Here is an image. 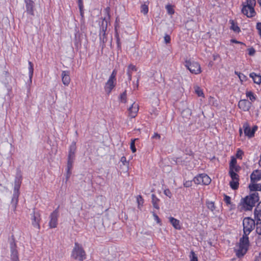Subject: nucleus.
<instances>
[{"instance_id": "1", "label": "nucleus", "mask_w": 261, "mask_h": 261, "mask_svg": "<svg viewBox=\"0 0 261 261\" xmlns=\"http://www.w3.org/2000/svg\"><path fill=\"white\" fill-rule=\"evenodd\" d=\"M21 183V175L20 174H17L15 180V185L14 188L13 196L11 201L12 206L13 210L15 211L17 204L18 197L19 195V188Z\"/></svg>"}, {"instance_id": "2", "label": "nucleus", "mask_w": 261, "mask_h": 261, "mask_svg": "<svg viewBox=\"0 0 261 261\" xmlns=\"http://www.w3.org/2000/svg\"><path fill=\"white\" fill-rule=\"evenodd\" d=\"M248 235V234L244 233L243 237L240 239L239 248L236 251V255L239 257L244 256L248 250L249 244Z\"/></svg>"}, {"instance_id": "3", "label": "nucleus", "mask_w": 261, "mask_h": 261, "mask_svg": "<svg viewBox=\"0 0 261 261\" xmlns=\"http://www.w3.org/2000/svg\"><path fill=\"white\" fill-rule=\"evenodd\" d=\"M259 200L258 194L254 192L243 199V207L245 211H251L256 202Z\"/></svg>"}, {"instance_id": "4", "label": "nucleus", "mask_w": 261, "mask_h": 261, "mask_svg": "<svg viewBox=\"0 0 261 261\" xmlns=\"http://www.w3.org/2000/svg\"><path fill=\"white\" fill-rule=\"evenodd\" d=\"M71 257L80 261H83L86 257V254L84 249L77 243H75L74 244V247L71 253Z\"/></svg>"}, {"instance_id": "5", "label": "nucleus", "mask_w": 261, "mask_h": 261, "mask_svg": "<svg viewBox=\"0 0 261 261\" xmlns=\"http://www.w3.org/2000/svg\"><path fill=\"white\" fill-rule=\"evenodd\" d=\"M255 0H247L246 4H243L242 9V13L248 17H252L255 14L254 7L255 5Z\"/></svg>"}, {"instance_id": "6", "label": "nucleus", "mask_w": 261, "mask_h": 261, "mask_svg": "<svg viewBox=\"0 0 261 261\" xmlns=\"http://www.w3.org/2000/svg\"><path fill=\"white\" fill-rule=\"evenodd\" d=\"M117 74V71L116 70L114 69L111 75H110L108 81L106 83L105 86V90L106 92L109 94L112 89L115 87L116 82V76Z\"/></svg>"}, {"instance_id": "7", "label": "nucleus", "mask_w": 261, "mask_h": 261, "mask_svg": "<svg viewBox=\"0 0 261 261\" xmlns=\"http://www.w3.org/2000/svg\"><path fill=\"white\" fill-rule=\"evenodd\" d=\"M243 224L244 233L248 234L254 228L255 225L254 220L249 217L244 219Z\"/></svg>"}, {"instance_id": "8", "label": "nucleus", "mask_w": 261, "mask_h": 261, "mask_svg": "<svg viewBox=\"0 0 261 261\" xmlns=\"http://www.w3.org/2000/svg\"><path fill=\"white\" fill-rule=\"evenodd\" d=\"M185 65L192 73L197 74L201 71L199 64L196 62L186 61Z\"/></svg>"}, {"instance_id": "9", "label": "nucleus", "mask_w": 261, "mask_h": 261, "mask_svg": "<svg viewBox=\"0 0 261 261\" xmlns=\"http://www.w3.org/2000/svg\"><path fill=\"white\" fill-rule=\"evenodd\" d=\"M59 207L53 211L49 216L50 221L49 226L50 228H56L58 225V219L59 217Z\"/></svg>"}, {"instance_id": "10", "label": "nucleus", "mask_w": 261, "mask_h": 261, "mask_svg": "<svg viewBox=\"0 0 261 261\" xmlns=\"http://www.w3.org/2000/svg\"><path fill=\"white\" fill-rule=\"evenodd\" d=\"M31 216V222L34 227L37 228L38 230L40 228V222L41 220L40 214L39 212H36L34 210Z\"/></svg>"}, {"instance_id": "11", "label": "nucleus", "mask_w": 261, "mask_h": 261, "mask_svg": "<svg viewBox=\"0 0 261 261\" xmlns=\"http://www.w3.org/2000/svg\"><path fill=\"white\" fill-rule=\"evenodd\" d=\"M25 4V12L29 15L34 16V11L35 10V4L32 0H24Z\"/></svg>"}, {"instance_id": "12", "label": "nucleus", "mask_w": 261, "mask_h": 261, "mask_svg": "<svg viewBox=\"0 0 261 261\" xmlns=\"http://www.w3.org/2000/svg\"><path fill=\"white\" fill-rule=\"evenodd\" d=\"M251 103L246 99L240 100L238 103L239 108L244 111H249L251 107Z\"/></svg>"}, {"instance_id": "13", "label": "nucleus", "mask_w": 261, "mask_h": 261, "mask_svg": "<svg viewBox=\"0 0 261 261\" xmlns=\"http://www.w3.org/2000/svg\"><path fill=\"white\" fill-rule=\"evenodd\" d=\"M139 110V106L137 103L134 102L130 107L128 108V116L131 118H135Z\"/></svg>"}, {"instance_id": "14", "label": "nucleus", "mask_w": 261, "mask_h": 261, "mask_svg": "<svg viewBox=\"0 0 261 261\" xmlns=\"http://www.w3.org/2000/svg\"><path fill=\"white\" fill-rule=\"evenodd\" d=\"M16 244L14 241L11 243L10 244V248H11V259L13 261H18V252L17 251L16 249Z\"/></svg>"}, {"instance_id": "15", "label": "nucleus", "mask_w": 261, "mask_h": 261, "mask_svg": "<svg viewBox=\"0 0 261 261\" xmlns=\"http://www.w3.org/2000/svg\"><path fill=\"white\" fill-rule=\"evenodd\" d=\"M62 81L65 86H68L70 82V72L69 71H63L61 74Z\"/></svg>"}, {"instance_id": "16", "label": "nucleus", "mask_w": 261, "mask_h": 261, "mask_svg": "<svg viewBox=\"0 0 261 261\" xmlns=\"http://www.w3.org/2000/svg\"><path fill=\"white\" fill-rule=\"evenodd\" d=\"M261 179V170H254L250 175V179L252 182H255Z\"/></svg>"}, {"instance_id": "17", "label": "nucleus", "mask_w": 261, "mask_h": 261, "mask_svg": "<svg viewBox=\"0 0 261 261\" xmlns=\"http://www.w3.org/2000/svg\"><path fill=\"white\" fill-rule=\"evenodd\" d=\"M243 128L244 129L245 136L248 137L249 138H252L254 136L253 132V131H251L252 129H251L248 123H244Z\"/></svg>"}, {"instance_id": "18", "label": "nucleus", "mask_w": 261, "mask_h": 261, "mask_svg": "<svg viewBox=\"0 0 261 261\" xmlns=\"http://www.w3.org/2000/svg\"><path fill=\"white\" fill-rule=\"evenodd\" d=\"M75 158L68 156L67 166V179H68L71 174V170L72 168V164Z\"/></svg>"}, {"instance_id": "19", "label": "nucleus", "mask_w": 261, "mask_h": 261, "mask_svg": "<svg viewBox=\"0 0 261 261\" xmlns=\"http://www.w3.org/2000/svg\"><path fill=\"white\" fill-rule=\"evenodd\" d=\"M76 147L74 142H73L70 146L68 156L75 158V153L76 152Z\"/></svg>"}, {"instance_id": "20", "label": "nucleus", "mask_w": 261, "mask_h": 261, "mask_svg": "<svg viewBox=\"0 0 261 261\" xmlns=\"http://www.w3.org/2000/svg\"><path fill=\"white\" fill-rule=\"evenodd\" d=\"M108 25V20L104 18L102 21L101 24L100 25V32L102 34V36H105L106 35V31L107 29Z\"/></svg>"}, {"instance_id": "21", "label": "nucleus", "mask_w": 261, "mask_h": 261, "mask_svg": "<svg viewBox=\"0 0 261 261\" xmlns=\"http://www.w3.org/2000/svg\"><path fill=\"white\" fill-rule=\"evenodd\" d=\"M170 222L171 223L172 226L176 229H180L181 228L180 225L179 224V221L177 219L174 218L173 217L169 218Z\"/></svg>"}, {"instance_id": "22", "label": "nucleus", "mask_w": 261, "mask_h": 261, "mask_svg": "<svg viewBox=\"0 0 261 261\" xmlns=\"http://www.w3.org/2000/svg\"><path fill=\"white\" fill-rule=\"evenodd\" d=\"M249 76L251 77L254 82L257 84H260L261 83V75L256 74L254 72L250 73Z\"/></svg>"}, {"instance_id": "23", "label": "nucleus", "mask_w": 261, "mask_h": 261, "mask_svg": "<svg viewBox=\"0 0 261 261\" xmlns=\"http://www.w3.org/2000/svg\"><path fill=\"white\" fill-rule=\"evenodd\" d=\"M151 202L153 205V206L156 209H159V202H160V199L156 197L154 194L151 195Z\"/></svg>"}, {"instance_id": "24", "label": "nucleus", "mask_w": 261, "mask_h": 261, "mask_svg": "<svg viewBox=\"0 0 261 261\" xmlns=\"http://www.w3.org/2000/svg\"><path fill=\"white\" fill-rule=\"evenodd\" d=\"M202 184L208 185L210 184L211 179L207 175L205 174H202Z\"/></svg>"}, {"instance_id": "25", "label": "nucleus", "mask_w": 261, "mask_h": 261, "mask_svg": "<svg viewBox=\"0 0 261 261\" xmlns=\"http://www.w3.org/2000/svg\"><path fill=\"white\" fill-rule=\"evenodd\" d=\"M29 78L30 83H32V79L33 75L34 68H33V64L29 61Z\"/></svg>"}, {"instance_id": "26", "label": "nucleus", "mask_w": 261, "mask_h": 261, "mask_svg": "<svg viewBox=\"0 0 261 261\" xmlns=\"http://www.w3.org/2000/svg\"><path fill=\"white\" fill-rule=\"evenodd\" d=\"M254 216L259 217L261 216V202H260L257 205L254 212Z\"/></svg>"}, {"instance_id": "27", "label": "nucleus", "mask_w": 261, "mask_h": 261, "mask_svg": "<svg viewBox=\"0 0 261 261\" xmlns=\"http://www.w3.org/2000/svg\"><path fill=\"white\" fill-rule=\"evenodd\" d=\"M229 185L231 189L237 190L239 187V180H231L229 182Z\"/></svg>"}, {"instance_id": "28", "label": "nucleus", "mask_w": 261, "mask_h": 261, "mask_svg": "<svg viewBox=\"0 0 261 261\" xmlns=\"http://www.w3.org/2000/svg\"><path fill=\"white\" fill-rule=\"evenodd\" d=\"M229 175L231 178V180H239V175L233 170V169H230Z\"/></svg>"}, {"instance_id": "29", "label": "nucleus", "mask_w": 261, "mask_h": 261, "mask_svg": "<svg viewBox=\"0 0 261 261\" xmlns=\"http://www.w3.org/2000/svg\"><path fill=\"white\" fill-rule=\"evenodd\" d=\"M192 112L191 110L189 109H185L183 110L181 112V115L182 117H185L186 118H189L191 115Z\"/></svg>"}, {"instance_id": "30", "label": "nucleus", "mask_w": 261, "mask_h": 261, "mask_svg": "<svg viewBox=\"0 0 261 261\" xmlns=\"http://www.w3.org/2000/svg\"><path fill=\"white\" fill-rule=\"evenodd\" d=\"M202 174H199L196 177H195L193 179V181L196 184H202Z\"/></svg>"}, {"instance_id": "31", "label": "nucleus", "mask_w": 261, "mask_h": 261, "mask_svg": "<svg viewBox=\"0 0 261 261\" xmlns=\"http://www.w3.org/2000/svg\"><path fill=\"white\" fill-rule=\"evenodd\" d=\"M246 94L251 101H253L256 99V97L252 91H247Z\"/></svg>"}, {"instance_id": "32", "label": "nucleus", "mask_w": 261, "mask_h": 261, "mask_svg": "<svg viewBox=\"0 0 261 261\" xmlns=\"http://www.w3.org/2000/svg\"><path fill=\"white\" fill-rule=\"evenodd\" d=\"M137 140H138V139H134L131 140L130 148L133 152H135L136 151V148L135 147V141Z\"/></svg>"}, {"instance_id": "33", "label": "nucleus", "mask_w": 261, "mask_h": 261, "mask_svg": "<svg viewBox=\"0 0 261 261\" xmlns=\"http://www.w3.org/2000/svg\"><path fill=\"white\" fill-rule=\"evenodd\" d=\"M206 205L207 208L212 211H214V210L215 209L214 202L212 201L206 202Z\"/></svg>"}, {"instance_id": "34", "label": "nucleus", "mask_w": 261, "mask_h": 261, "mask_svg": "<svg viewBox=\"0 0 261 261\" xmlns=\"http://www.w3.org/2000/svg\"><path fill=\"white\" fill-rule=\"evenodd\" d=\"M99 36H100V41L102 43V48H103L104 47V46H105V44L107 42V38L106 37V35L105 36H102V34L101 33H100Z\"/></svg>"}, {"instance_id": "35", "label": "nucleus", "mask_w": 261, "mask_h": 261, "mask_svg": "<svg viewBox=\"0 0 261 261\" xmlns=\"http://www.w3.org/2000/svg\"><path fill=\"white\" fill-rule=\"evenodd\" d=\"M195 91L198 96H204L202 90L199 87H195Z\"/></svg>"}, {"instance_id": "36", "label": "nucleus", "mask_w": 261, "mask_h": 261, "mask_svg": "<svg viewBox=\"0 0 261 261\" xmlns=\"http://www.w3.org/2000/svg\"><path fill=\"white\" fill-rule=\"evenodd\" d=\"M231 29L234 31L236 32H239L240 31V29L239 27L236 25L233 21H231Z\"/></svg>"}, {"instance_id": "37", "label": "nucleus", "mask_w": 261, "mask_h": 261, "mask_svg": "<svg viewBox=\"0 0 261 261\" xmlns=\"http://www.w3.org/2000/svg\"><path fill=\"white\" fill-rule=\"evenodd\" d=\"M141 12L144 14H146L148 12V6L145 4L142 5L141 6Z\"/></svg>"}, {"instance_id": "38", "label": "nucleus", "mask_w": 261, "mask_h": 261, "mask_svg": "<svg viewBox=\"0 0 261 261\" xmlns=\"http://www.w3.org/2000/svg\"><path fill=\"white\" fill-rule=\"evenodd\" d=\"M166 8L168 13L169 14L172 15V14H174V11L171 5H167L166 6Z\"/></svg>"}, {"instance_id": "39", "label": "nucleus", "mask_w": 261, "mask_h": 261, "mask_svg": "<svg viewBox=\"0 0 261 261\" xmlns=\"http://www.w3.org/2000/svg\"><path fill=\"white\" fill-rule=\"evenodd\" d=\"M236 164H237L236 159L234 158H232L230 162V165H229L230 169H233V168H234L235 167V166H236Z\"/></svg>"}, {"instance_id": "40", "label": "nucleus", "mask_w": 261, "mask_h": 261, "mask_svg": "<svg viewBox=\"0 0 261 261\" xmlns=\"http://www.w3.org/2000/svg\"><path fill=\"white\" fill-rule=\"evenodd\" d=\"M121 101L124 103L126 102V92L125 91L120 95Z\"/></svg>"}, {"instance_id": "41", "label": "nucleus", "mask_w": 261, "mask_h": 261, "mask_svg": "<svg viewBox=\"0 0 261 261\" xmlns=\"http://www.w3.org/2000/svg\"><path fill=\"white\" fill-rule=\"evenodd\" d=\"M259 184H254L249 186V188L251 191H258Z\"/></svg>"}, {"instance_id": "42", "label": "nucleus", "mask_w": 261, "mask_h": 261, "mask_svg": "<svg viewBox=\"0 0 261 261\" xmlns=\"http://www.w3.org/2000/svg\"><path fill=\"white\" fill-rule=\"evenodd\" d=\"M190 257L191 261H198L197 257L193 251L191 252Z\"/></svg>"}, {"instance_id": "43", "label": "nucleus", "mask_w": 261, "mask_h": 261, "mask_svg": "<svg viewBox=\"0 0 261 261\" xmlns=\"http://www.w3.org/2000/svg\"><path fill=\"white\" fill-rule=\"evenodd\" d=\"M137 202L138 203V205H142L143 203V199L142 198V196L140 195H139L137 197Z\"/></svg>"}, {"instance_id": "44", "label": "nucleus", "mask_w": 261, "mask_h": 261, "mask_svg": "<svg viewBox=\"0 0 261 261\" xmlns=\"http://www.w3.org/2000/svg\"><path fill=\"white\" fill-rule=\"evenodd\" d=\"M224 200L227 204H230L231 200H230V197L229 196H228L226 195H224Z\"/></svg>"}, {"instance_id": "45", "label": "nucleus", "mask_w": 261, "mask_h": 261, "mask_svg": "<svg viewBox=\"0 0 261 261\" xmlns=\"http://www.w3.org/2000/svg\"><path fill=\"white\" fill-rule=\"evenodd\" d=\"M255 53V50L254 49V48L251 47L248 49V54L250 56H253L254 55Z\"/></svg>"}, {"instance_id": "46", "label": "nucleus", "mask_w": 261, "mask_h": 261, "mask_svg": "<svg viewBox=\"0 0 261 261\" xmlns=\"http://www.w3.org/2000/svg\"><path fill=\"white\" fill-rule=\"evenodd\" d=\"M184 185L185 187H190L192 185V180H188L184 182Z\"/></svg>"}, {"instance_id": "47", "label": "nucleus", "mask_w": 261, "mask_h": 261, "mask_svg": "<svg viewBox=\"0 0 261 261\" xmlns=\"http://www.w3.org/2000/svg\"><path fill=\"white\" fill-rule=\"evenodd\" d=\"M170 37L169 35H165V36H164V41L166 43H170Z\"/></svg>"}, {"instance_id": "48", "label": "nucleus", "mask_w": 261, "mask_h": 261, "mask_svg": "<svg viewBox=\"0 0 261 261\" xmlns=\"http://www.w3.org/2000/svg\"><path fill=\"white\" fill-rule=\"evenodd\" d=\"M127 70H129L130 71V72H132V71H136L137 69H136V66L132 65V64H130L128 66V69Z\"/></svg>"}, {"instance_id": "49", "label": "nucleus", "mask_w": 261, "mask_h": 261, "mask_svg": "<svg viewBox=\"0 0 261 261\" xmlns=\"http://www.w3.org/2000/svg\"><path fill=\"white\" fill-rule=\"evenodd\" d=\"M256 29L258 31L259 35L261 36V22H257L256 24Z\"/></svg>"}, {"instance_id": "50", "label": "nucleus", "mask_w": 261, "mask_h": 261, "mask_svg": "<svg viewBox=\"0 0 261 261\" xmlns=\"http://www.w3.org/2000/svg\"><path fill=\"white\" fill-rule=\"evenodd\" d=\"M164 194L169 198H170L172 196V194L170 191L169 189H166L164 191Z\"/></svg>"}, {"instance_id": "51", "label": "nucleus", "mask_w": 261, "mask_h": 261, "mask_svg": "<svg viewBox=\"0 0 261 261\" xmlns=\"http://www.w3.org/2000/svg\"><path fill=\"white\" fill-rule=\"evenodd\" d=\"M153 217L154 218V220L156 221V222L160 224L161 223L160 219L158 216V215L155 213H154V212H153Z\"/></svg>"}, {"instance_id": "52", "label": "nucleus", "mask_w": 261, "mask_h": 261, "mask_svg": "<svg viewBox=\"0 0 261 261\" xmlns=\"http://www.w3.org/2000/svg\"><path fill=\"white\" fill-rule=\"evenodd\" d=\"M243 151H242L240 149H239L238 151H237V154H236V156L238 158H241L242 155H243Z\"/></svg>"}, {"instance_id": "53", "label": "nucleus", "mask_w": 261, "mask_h": 261, "mask_svg": "<svg viewBox=\"0 0 261 261\" xmlns=\"http://www.w3.org/2000/svg\"><path fill=\"white\" fill-rule=\"evenodd\" d=\"M78 4H79V8L81 11V13H82V9H83V7L82 0H78Z\"/></svg>"}, {"instance_id": "54", "label": "nucleus", "mask_w": 261, "mask_h": 261, "mask_svg": "<svg viewBox=\"0 0 261 261\" xmlns=\"http://www.w3.org/2000/svg\"><path fill=\"white\" fill-rule=\"evenodd\" d=\"M121 162L123 163L124 165L127 164V162L126 161V159L125 156H122L120 159Z\"/></svg>"}, {"instance_id": "55", "label": "nucleus", "mask_w": 261, "mask_h": 261, "mask_svg": "<svg viewBox=\"0 0 261 261\" xmlns=\"http://www.w3.org/2000/svg\"><path fill=\"white\" fill-rule=\"evenodd\" d=\"M116 39H117V46H118V48H120V39H119V36H118L117 33L116 35Z\"/></svg>"}, {"instance_id": "56", "label": "nucleus", "mask_w": 261, "mask_h": 261, "mask_svg": "<svg viewBox=\"0 0 261 261\" xmlns=\"http://www.w3.org/2000/svg\"><path fill=\"white\" fill-rule=\"evenodd\" d=\"M160 135L158 133H154V135L152 136V138L156 139H160Z\"/></svg>"}, {"instance_id": "57", "label": "nucleus", "mask_w": 261, "mask_h": 261, "mask_svg": "<svg viewBox=\"0 0 261 261\" xmlns=\"http://www.w3.org/2000/svg\"><path fill=\"white\" fill-rule=\"evenodd\" d=\"M255 219L256 220V225L261 224V219L259 218V217H255Z\"/></svg>"}, {"instance_id": "58", "label": "nucleus", "mask_w": 261, "mask_h": 261, "mask_svg": "<svg viewBox=\"0 0 261 261\" xmlns=\"http://www.w3.org/2000/svg\"><path fill=\"white\" fill-rule=\"evenodd\" d=\"M132 72H130V71L129 70H127V74L128 75V79L129 80H131L132 79Z\"/></svg>"}, {"instance_id": "59", "label": "nucleus", "mask_w": 261, "mask_h": 261, "mask_svg": "<svg viewBox=\"0 0 261 261\" xmlns=\"http://www.w3.org/2000/svg\"><path fill=\"white\" fill-rule=\"evenodd\" d=\"M231 42H233V43H235L244 44L243 43H242L241 42H240V41H237V40H236L235 39H231Z\"/></svg>"}, {"instance_id": "60", "label": "nucleus", "mask_w": 261, "mask_h": 261, "mask_svg": "<svg viewBox=\"0 0 261 261\" xmlns=\"http://www.w3.org/2000/svg\"><path fill=\"white\" fill-rule=\"evenodd\" d=\"M257 126L256 125H254L253 127V128H252V130L251 131H253V135H254V133L257 130Z\"/></svg>"}, {"instance_id": "61", "label": "nucleus", "mask_w": 261, "mask_h": 261, "mask_svg": "<svg viewBox=\"0 0 261 261\" xmlns=\"http://www.w3.org/2000/svg\"><path fill=\"white\" fill-rule=\"evenodd\" d=\"M238 167L237 166H235V167L234 168H233V170H235L236 171H238Z\"/></svg>"}, {"instance_id": "62", "label": "nucleus", "mask_w": 261, "mask_h": 261, "mask_svg": "<svg viewBox=\"0 0 261 261\" xmlns=\"http://www.w3.org/2000/svg\"><path fill=\"white\" fill-rule=\"evenodd\" d=\"M258 191H261V184H259Z\"/></svg>"}, {"instance_id": "63", "label": "nucleus", "mask_w": 261, "mask_h": 261, "mask_svg": "<svg viewBox=\"0 0 261 261\" xmlns=\"http://www.w3.org/2000/svg\"><path fill=\"white\" fill-rule=\"evenodd\" d=\"M239 132H240V135H241L242 134V129L240 128V130H239Z\"/></svg>"}, {"instance_id": "64", "label": "nucleus", "mask_w": 261, "mask_h": 261, "mask_svg": "<svg viewBox=\"0 0 261 261\" xmlns=\"http://www.w3.org/2000/svg\"><path fill=\"white\" fill-rule=\"evenodd\" d=\"M246 11H247V12H249V9H246Z\"/></svg>"}]
</instances>
